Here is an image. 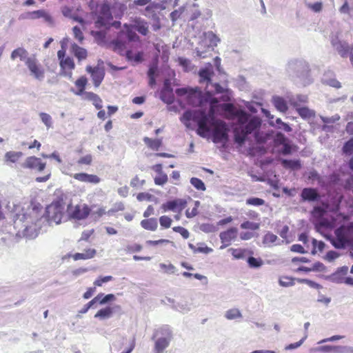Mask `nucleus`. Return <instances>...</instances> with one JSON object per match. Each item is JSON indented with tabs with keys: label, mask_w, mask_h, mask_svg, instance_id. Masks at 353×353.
Returning a JSON list of instances; mask_svg holds the SVG:
<instances>
[{
	"label": "nucleus",
	"mask_w": 353,
	"mask_h": 353,
	"mask_svg": "<svg viewBox=\"0 0 353 353\" xmlns=\"http://www.w3.org/2000/svg\"><path fill=\"white\" fill-rule=\"evenodd\" d=\"M126 58L128 61L135 63H140L142 61V52L134 53L132 50L126 51Z\"/></svg>",
	"instance_id": "nucleus-37"
},
{
	"label": "nucleus",
	"mask_w": 353,
	"mask_h": 353,
	"mask_svg": "<svg viewBox=\"0 0 353 353\" xmlns=\"http://www.w3.org/2000/svg\"><path fill=\"white\" fill-rule=\"evenodd\" d=\"M26 65L30 71V76L39 81L43 80L45 70L34 57H28L26 61Z\"/></svg>",
	"instance_id": "nucleus-11"
},
{
	"label": "nucleus",
	"mask_w": 353,
	"mask_h": 353,
	"mask_svg": "<svg viewBox=\"0 0 353 353\" xmlns=\"http://www.w3.org/2000/svg\"><path fill=\"white\" fill-rule=\"evenodd\" d=\"M30 17L31 19L43 18L45 20V21H46L48 23H52L53 22L52 17L48 12L43 10H39L30 12Z\"/></svg>",
	"instance_id": "nucleus-26"
},
{
	"label": "nucleus",
	"mask_w": 353,
	"mask_h": 353,
	"mask_svg": "<svg viewBox=\"0 0 353 353\" xmlns=\"http://www.w3.org/2000/svg\"><path fill=\"white\" fill-rule=\"evenodd\" d=\"M301 196L304 201H314L319 197V195L314 189L304 188L302 190Z\"/></svg>",
	"instance_id": "nucleus-25"
},
{
	"label": "nucleus",
	"mask_w": 353,
	"mask_h": 353,
	"mask_svg": "<svg viewBox=\"0 0 353 353\" xmlns=\"http://www.w3.org/2000/svg\"><path fill=\"white\" fill-rule=\"evenodd\" d=\"M260 224L258 223L245 221L241 224L242 229H249L252 230H256L259 228Z\"/></svg>",
	"instance_id": "nucleus-46"
},
{
	"label": "nucleus",
	"mask_w": 353,
	"mask_h": 353,
	"mask_svg": "<svg viewBox=\"0 0 353 353\" xmlns=\"http://www.w3.org/2000/svg\"><path fill=\"white\" fill-rule=\"evenodd\" d=\"M22 166L26 168L34 169L41 172L46 168V163H43L39 158L36 157H30L25 160Z\"/></svg>",
	"instance_id": "nucleus-17"
},
{
	"label": "nucleus",
	"mask_w": 353,
	"mask_h": 353,
	"mask_svg": "<svg viewBox=\"0 0 353 353\" xmlns=\"http://www.w3.org/2000/svg\"><path fill=\"white\" fill-rule=\"evenodd\" d=\"M313 250L312 253L314 254L316 253V249L317 248L319 251H322L324 249L325 243L322 241H318L315 239H312Z\"/></svg>",
	"instance_id": "nucleus-59"
},
{
	"label": "nucleus",
	"mask_w": 353,
	"mask_h": 353,
	"mask_svg": "<svg viewBox=\"0 0 353 353\" xmlns=\"http://www.w3.org/2000/svg\"><path fill=\"white\" fill-rule=\"evenodd\" d=\"M154 338L157 339L154 345L156 353H163L172 339V333L168 326L164 325L155 330L153 336Z\"/></svg>",
	"instance_id": "nucleus-8"
},
{
	"label": "nucleus",
	"mask_w": 353,
	"mask_h": 353,
	"mask_svg": "<svg viewBox=\"0 0 353 353\" xmlns=\"http://www.w3.org/2000/svg\"><path fill=\"white\" fill-rule=\"evenodd\" d=\"M86 71L91 74L95 87H99L105 76L103 68L99 66L92 68L88 65L86 67Z\"/></svg>",
	"instance_id": "nucleus-14"
},
{
	"label": "nucleus",
	"mask_w": 353,
	"mask_h": 353,
	"mask_svg": "<svg viewBox=\"0 0 353 353\" xmlns=\"http://www.w3.org/2000/svg\"><path fill=\"white\" fill-rule=\"evenodd\" d=\"M72 31H73L74 38L79 42L82 43V41L84 39V37H83V33H82L81 30H80V28H78L77 26H74L72 28Z\"/></svg>",
	"instance_id": "nucleus-60"
},
{
	"label": "nucleus",
	"mask_w": 353,
	"mask_h": 353,
	"mask_svg": "<svg viewBox=\"0 0 353 353\" xmlns=\"http://www.w3.org/2000/svg\"><path fill=\"white\" fill-rule=\"evenodd\" d=\"M345 279V278H344L343 276H341V274H339V273H336V272H334V274H332L330 276V279L332 282H334V283H344V279Z\"/></svg>",
	"instance_id": "nucleus-62"
},
{
	"label": "nucleus",
	"mask_w": 353,
	"mask_h": 353,
	"mask_svg": "<svg viewBox=\"0 0 353 353\" xmlns=\"http://www.w3.org/2000/svg\"><path fill=\"white\" fill-rule=\"evenodd\" d=\"M92 161V157L91 154H87L81 157L77 163L78 164L90 165Z\"/></svg>",
	"instance_id": "nucleus-64"
},
{
	"label": "nucleus",
	"mask_w": 353,
	"mask_h": 353,
	"mask_svg": "<svg viewBox=\"0 0 353 353\" xmlns=\"http://www.w3.org/2000/svg\"><path fill=\"white\" fill-rule=\"evenodd\" d=\"M274 141L276 145H283L288 142V139L281 132H278L274 137Z\"/></svg>",
	"instance_id": "nucleus-57"
},
{
	"label": "nucleus",
	"mask_w": 353,
	"mask_h": 353,
	"mask_svg": "<svg viewBox=\"0 0 353 353\" xmlns=\"http://www.w3.org/2000/svg\"><path fill=\"white\" fill-rule=\"evenodd\" d=\"M134 29L145 36L149 32L148 22L144 20L137 19L133 26L125 24L123 29L118 34L117 39L111 43L115 52L122 53L128 48L130 42H137L140 44L139 37L134 31Z\"/></svg>",
	"instance_id": "nucleus-4"
},
{
	"label": "nucleus",
	"mask_w": 353,
	"mask_h": 353,
	"mask_svg": "<svg viewBox=\"0 0 353 353\" xmlns=\"http://www.w3.org/2000/svg\"><path fill=\"white\" fill-rule=\"evenodd\" d=\"M60 67L64 71L65 75L72 76V70L74 69L75 64L72 58L66 57L60 61Z\"/></svg>",
	"instance_id": "nucleus-19"
},
{
	"label": "nucleus",
	"mask_w": 353,
	"mask_h": 353,
	"mask_svg": "<svg viewBox=\"0 0 353 353\" xmlns=\"http://www.w3.org/2000/svg\"><path fill=\"white\" fill-rule=\"evenodd\" d=\"M333 345H323L317 347L311 348L310 350V352H332Z\"/></svg>",
	"instance_id": "nucleus-51"
},
{
	"label": "nucleus",
	"mask_w": 353,
	"mask_h": 353,
	"mask_svg": "<svg viewBox=\"0 0 353 353\" xmlns=\"http://www.w3.org/2000/svg\"><path fill=\"white\" fill-rule=\"evenodd\" d=\"M224 316L228 320H236L241 319L243 315L238 308L234 307L226 310Z\"/></svg>",
	"instance_id": "nucleus-30"
},
{
	"label": "nucleus",
	"mask_w": 353,
	"mask_h": 353,
	"mask_svg": "<svg viewBox=\"0 0 353 353\" xmlns=\"http://www.w3.org/2000/svg\"><path fill=\"white\" fill-rule=\"evenodd\" d=\"M330 42L333 48L342 58L349 57L350 64L353 67V43L350 46L346 41L340 40L336 34L331 35Z\"/></svg>",
	"instance_id": "nucleus-9"
},
{
	"label": "nucleus",
	"mask_w": 353,
	"mask_h": 353,
	"mask_svg": "<svg viewBox=\"0 0 353 353\" xmlns=\"http://www.w3.org/2000/svg\"><path fill=\"white\" fill-rule=\"evenodd\" d=\"M282 165L286 168H291L293 170H298L301 168L300 161L298 160H282Z\"/></svg>",
	"instance_id": "nucleus-41"
},
{
	"label": "nucleus",
	"mask_w": 353,
	"mask_h": 353,
	"mask_svg": "<svg viewBox=\"0 0 353 353\" xmlns=\"http://www.w3.org/2000/svg\"><path fill=\"white\" fill-rule=\"evenodd\" d=\"M143 141L149 148L154 150H158L162 144V140L160 139H152L145 137Z\"/></svg>",
	"instance_id": "nucleus-36"
},
{
	"label": "nucleus",
	"mask_w": 353,
	"mask_h": 353,
	"mask_svg": "<svg viewBox=\"0 0 353 353\" xmlns=\"http://www.w3.org/2000/svg\"><path fill=\"white\" fill-rule=\"evenodd\" d=\"M246 203L248 205L258 206L263 205L265 203V201L262 199L252 197L247 199Z\"/></svg>",
	"instance_id": "nucleus-58"
},
{
	"label": "nucleus",
	"mask_w": 353,
	"mask_h": 353,
	"mask_svg": "<svg viewBox=\"0 0 353 353\" xmlns=\"http://www.w3.org/2000/svg\"><path fill=\"white\" fill-rule=\"evenodd\" d=\"M172 219L168 216H161L159 218V223L162 228H169L172 224Z\"/></svg>",
	"instance_id": "nucleus-54"
},
{
	"label": "nucleus",
	"mask_w": 353,
	"mask_h": 353,
	"mask_svg": "<svg viewBox=\"0 0 353 353\" xmlns=\"http://www.w3.org/2000/svg\"><path fill=\"white\" fill-rule=\"evenodd\" d=\"M186 203V201L178 199L162 204L161 208L164 212L172 210L174 212L179 211L180 212L183 208H185Z\"/></svg>",
	"instance_id": "nucleus-16"
},
{
	"label": "nucleus",
	"mask_w": 353,
	"mask_h": 353,
	"mask_svg": "<svg viewBox=\"0 0 353 353\" xmlns=\"http://www.w3.org/2000/svg\"><path fill=\"white\" fill-rule=\"evenodd\" d=\"M112 18L110 7L108 4H103L100 8V14L96 21V26L99 28L101 26H106L110 19Z\"/></svg>",
	"instance_id": "nucleus-15"
},
{
	"label": "nucleus",
	"mask_w": 353,
	"mask_h": 353,
	"mask_svg": "<svg viewBox=\"0 0 353 353\" xmlns=\"http://www.w3.org/2000/svg\"><path fill=\"white\" fill-rule=\"evenodd\" d=\"M174 308L182 313H186L190 310V306L186 302L177 303Z\"/></svg>",
	"instance_id": "nucleus-47"
},
{
	"label": "nucleus",
	"mask_w": 353,
	"mask_h": 353,
	"mask_svg": "<svg viewBox=\"0 0 353 353\" xmlns=\"http://www.w3.org/2000/svg\"><path fill=\"white\" fill-rule=\"evenodd\" d=\"M172 230L174 232L179 233L184 239H188L190 236V233L188 231V230H186L185 228H184L183 227H181V226L174 227L172 228Z\"/></svg>",
	"instance_id": "nucleus-61"
},
{
	"label": "nucleus",
	"mask_w": 353,
	"mask_h": 353,
	"mask_svg": "<svg viewBox=\"0 0 353 353\" xmlns=\"http://www.w3.org/2000/svg\"><path fill=\"white\" fill-rule=\"evenodd\" d=\"M190 183L198 190L205 191L206 189L204 183L198 178H191Z\"/></svg>",
	"instance_id": "nucleus-42"
},
{
	"label": "nucleus",
	"mask_w": 353,
	"mask_h": 353,
	"mask_svg": "<svg viewBox=\"0 0 353 353\" xmlns=\"http://www.w3.org/2000/svg\"><path fill=\"white\" fill-rule=\"evenodd\" d=\"M232 105L223 103L217 105L216 101L210 102V109L208 112L203 110L185 111L180 118L187 128H192V122L197 123V133L202 137H208L211 134L214 143L227 141V126L223 121L216 119L214 114L221 110H230Z\"/></svg>",
	"instance_id": "nucleus-1"
},
{
	"label": "nucleus",
	"mask_w": 353,
	"mask_h": 353,
	"mask_svg": "<svg viewBox=\"0 0 353 353\" xmlns=\"http://www.w3.org/2000/svg\"><path fill=\"white\" fill-rule=\"evenodd\" d=\"M200 229L205 233H212L218 230L217 227L211 223H203L201 225Z\"/></svg>",
	"instance_id": "nucleus-43"
},
{
	"label": "nucleus",
	"mask_w": 353,
	"mask_h": 353,
	"mask_svg": "<svg viewBox=\"0 0 353 353\" xmlns=\"http://www.w3.org/2000/svg\"><path fill=\"white\" fill-rule=\"evenodd\" d=\"M286 71L292 77H298L304 84L310 83V70L308 63L303 60H291L286 66Z\"/></svg>",
	"instance_id": "nucleus-7"
},
{
	"label": "nucleus",
	"mask_w": 353,
	"mask_h": 353,
	"mask_svg": "<svg viewBox=\"0 0 353 353\" xmlns=\"http://www.w3.org/2000/svg\"><path fill=\"white\" fill-rule=\"evenodd\" d=\"M307 334H304L303 337L299 341L289 344L288 345L285 347V350H294V349L299 347L303 343V342L307 339Z\"/></svg>",
	"instance_id": "nucleus-50"
},
{
	"label": "nucleus",
	"mask_w": 353,
	"mask_h": 353,
	"mask_svg": "<svg viewBox=\"0 0 353 353\" xmlns=\"http://www.w3.org/2000/svg\"><path fill=\"white\" fill-rule=\"evenodd\" d=\"M344 154L351 155L353 154V138L347 141L343 147Z\"/></svg>",
	"instance_id": "nucleus-45"
},
{
	"label": "nucleus",
	"mask_w": 353,
	"mask_h": 353,
	"mask_svg": "<svg viewBox=\"0 0 353 353\" xmlns=\"http://www.w3.org/2000/svg\"><path fill=\"white\" fill-rule=\"evenodd\" d=\"M228 252H230L232 255L236 259H243L245 256V250L241 248H230L228 250Z\"/></svg>",
	"instance_id": "nucleus-44"
},
{
	"label": "nucleus",
	"mask_w": 353,
	"mask_h": 353,
	"mask_svg": "<svg viewBox=\"0 0 353 353\" xmlns=\"http://www.w3.org/2000/svg\"><path fill=\"white\" fill-rule=\"evenodd\" d=\"M168 180V176L165 173H161L154 178V183L158 185H163L167 183Z\"/></svg>",
	"instance_id": "nucleus-55"
},
{
	"label": "nucleus",
	"mask_w": 353,
	"mask_h": 353,
	"mask_svg": "<svg viewBox=\"0 0 353 353\" xmlns=\"http://www.w3.org/2000/svg\"><path fill=\"white\" fill-rule=\"evenodd\" d=\"M160 268L167 274H174L175 272V267L171 263H160Z\"/></svg>",
	"instance_id": "nucleus-52"
},
{
	"label": "nucleus",
	"mask_w": 353,
	"mask_h": 353,
	"mask_svg": "<svg viewBox=\"0 0 353 353\" xmlns=\"http://www.w3.org/2000/svg\"><path fill=\"white\" fill-rule=\"evenodd\" d=\"M200 205V202L199 201H194V207L193 209L190 211L189 210H187L185 212V215L188 218H192L197 215L198 214V208Z\"/></svg>",
	"instance_id": "nucleus-53"
},
{
	"label": "nucleus",
	"mask_w": 353,
	"mask_h": 353,
	"mask_svg": "<svg viewBox=\"0 0 353 353\" xmlns=\"http://www.w3.org/2000/svg\"><path fill=\"white\" fill-rule=\"evenodd\" d=\"M237 121V125L234 128V140L240 145H243L247 140L248 136L252 132L254 133V137L258 143L266 142L268 136L263 133L256 132V130L260 127L261 121L257 117H254L247 114L245 112L238 111L235 115Z\"/></svg>",
	"instance_id": "nucleus-3"
},
{
	"label": "nucleus",
	"mask_w": 353,
	"mask_h": 353,
	"mask_svg": "<svg viewBox=\"0 0 353 353\" xmlns=\"http://www.w3.org/2000/svg\"><path fill=\"white\" fill-rule=\"evenodd\" d=\"M96 254L97 250L95 249L88 248L84 252L74 254L72 255V258L74 261L86 260L94 258Z\"/></svg>",
	"instance_id": "nucleus-24"
},
{
	"label": "nucleus",
	"mask_w": 353,
	"mask_h": 353,
	"mask_svg": "<svg viewBox=\"0 0 353 353\" xmlns=\"http://www.w3.org/2000/svg\"><path fill=\"white\" fill-rule=\"evenodd\" d=\"M39 117L47 128H49L52 126V117L50 114L45 112H41L39 114Z\"/></svg>",
	"instance_id": "nucleus-48"
},
{
	"label": "nucleus",
	"mask_w": 353,
	"mask_h": 353,
	"mask_svg": "<svg viewBox=\"0 0 353 353\" xmlns=\"http://www.w3.org/2000/svg\"><path fill=\"white\" fill-rule=\"evenodd\" d=\"M279 240L276 235L270 232H268L263 238V244L268 247L273 246L274 245L279 244L276 243Z\"/></svg>",
	"instance_id": "nucleus-29"
},
{
	"label": "nucleus",
	"mask_w": 353,
	"mask_h": 353,
	"mask_svg": "<svg viewBox=\"0 0 353 353\" xmlns=\"http://www.w3.org/2000/svg\"><path fill=\"white\" fill-rule=\"evenodd\" d=\"M238 230L236 228H231L226 231L221 232L219 237L222 245L220 249H224L228 247L232 241L236 238Z\"/></svg>",
	"instance_id": "nucleus-13"
},
{
	"label": "nucleus",
	"mask_w": 353,
	"mask_h": 353,
	"mask_svg": "<svg viewBox=\"0 0 353 353\" xmlns=\"http://www.w3.org/2000/svg\"><path fill=\"white\" fill-rule=\"evenodd\" d=\"M90 212V210L86 204H79L69 208V214L74 219H84L87 218Z\"/></svg>",
	"instance_id": "nucleus-12"
},
{
	"label": "nucleus",
	"mask_w": 353,
	"mask_h": 353,
	"mask_svg": "<svg viewBox=\"0 0 353 353\" xmlns=\"http://www.w3.org/2000/svg\"><path fill=\"white\" fill-rule=\"evenodd\" d=\"M113 314V309L110 307H106L99 310L94 315V318L100 320H105L110 318Z\"/></svg>",
	"instance_id": "nucleus-31"
},
{
	"label": "nucleus",
	"mask_w": 353,
	"mask_h": 353,
	"mask_svg": "<svg viewBox=\"0 0 353 353\" xmlns=\"http://www.w3.org/2000/svg\"><path fill=\"white\" fill-rule=\"evenodd\" d=\"M159 8H161V5L159 3L150 1L145 7L143 12V14L147 17H152L154 19L157 18V14H155V10Z\"/></svg>",
	"instance_id": "nucleus-22"
},
{
	"label": "nucleus",
	"mask_w": 353,
	"mask_h": 353,
	"mask_svg": "<svg viewBox=\"0 0 353 353\" xmlns=\"http://www.w3.org/2000/svg\"><path fill=\"white\" fill-rule=\"evenodd\" d=\"M148 76L149 78V85L152 88L156 85L155 78L158 76V68L157 65L150 66L148 72Z\"/></svg>",
	"instance_id": "nucleus-34"
},
{
	"label": "nucleus",
	"mask_w": 353,
	"mask_h": 353,
	"mask_svg": "<svg viewBox=\"0 0 353 353\" xmlns=\"http://www.w3.org/2000/svg\"><path fill=\"white\" fill-rule=\"evenodd\" d=\"M289 102L294 107L299 108L302 103L307 102L308 98L307 95L304 94H296L291 95L288 97Z\"/></svg>",
	"instance_id": "nucleus-23"
},
{
	"label": "nucleus",
	"mask_w": 353,
	"mask_h": 353,
	"mask_svg": "<svg viewBox=\"0 0 353 353\" xmlns=\"http://www.w3.org/2000/svg\"><path fill=\"white\" fill-rule=\"evenodd\" d=\"M62 13L65 17L72 19L75 21H78L80 23H83L82 18H80L72 13V10L68 7H64L62 9Z\"/></svg>",
	"instance_id": "nucleus-40"
},
{
	"label": "nucleus",
	"mask_w": 353,
	"mask_h": 353,
	"mask_svg": "<svg viewBox=\"0 0 353 353\" xmlns=\"http://www.w3.org/2000/svg\"><path fill=\"white\" fill-rule=\"evenodd\" d=\"M23 154L21 152L10 151L5 154L6 161H10L11 163L17 162L21 157Z\"/></svg>",
	"instance_id": "nucleus-38"
},
{
	"label": "nucleus",
	"mask_w": 353,
	"mask_h": 353,
	"mask_svg": "<svg viewBox=\"0 0 353 353\" xmlns=\"http://www.w3.org/2000/svg\"><path fill=\"white\" fill-rule=\"evenodd\" d=\"M161 99L168 104L172 103L174 101L172 90L163 89L161 92Z\"/></svg>",
	"instance_id": "nucleus-39"
},
{
	"label": "nucleus",
	"mask_w": 353,
	"mask_h": 353,
	"mask_svg": "<svg viewBox=\"0 0 353 353\" xmlns=\"http://www.w3.org/2000/svg\"><path fill=\"white\" fill-rule=\"evenodd\" d=\"M41 219L37 211L32 209L28 213L24 214L21 218L15 221V224L18 225L19 222L23 223V236L28 238H34L37 236L41 228Z\"/></svg>",
	"instance_id": "nucleus-6"
},
{
	"label": "nucleus",
	"mask_w": 353,
	"mask_h": 353,
	"mask_svg": "<svg viewBox=\"0 0 353 353\" xmlns=\"http://www.w3.org/2000/svg\"><path fill=\"white\" fill-rule=\"evenodd\" d=\"M65 206L63 201L52 202L46 208L48 221L51 223L59 224L65 213Z\"/></svg>",
	"instance_id": "nucleus-10"
},
{
	"label": "nucleus",
	"mask_w": 353,
	"mask_h": 353,
	"mask_svg": "<svg viewBox=\"0 0 353 353\" xmlns=\"http://www.w3.org/2000/svg\"><path fill=\"white\" fill-rule=\"evenodd\" d=\"M213 74L212 69L205 68L199 71L200 83H205V96H203L201 90L198 88H179L176 90V93L179 97H183L187 101V103L194 106L203 107L206 105H209L210 109V102L212 101H218L215 98H212V95L215 94L223 93L225 88L218 83H213L211 81V76Z\"/></svg>",
	"instance_id": "nucleus-2"
},
{
	"label": "nucleus",
	"mask_w": 353,
	"mask_h": 353,
	"mask_svg": "<svg viewBox=\"0 0 353 353\" xmlns=\"http://www.w3.org/2000/svg\"><path fill=\"white\" fill-rule=\"evenodd\" d=\"M141 225L145 230L155 231L158 227V222L157 219L150 218L142 220L141 221Z\"/></svg>",
	"instance_id": "nucleus-28"
},
{
	"label": "nucleus",
	"mask_w": 353,
	"mask_h": 353,
	"mask_svg": "<svg viewBox=\"0 0 353 353\" xmlns=\"http://www.w3.org/2000/svg\"><path fill=\"white\" fill-rule=\"evenodd\" d=\"M197 247V252L204 253V254H209L211 253L213 250L211 248L208 247L205 243H201L198 244Z\"/></svg>",
	"instance_id": "nucleus-63"
},
{
	"label": "nucleus",
	"mask_w": 353,
	"mask_h": 353,
	"mask_svg": "<svg viewBox=\"0 0 353 353\" xmlns=\"http://www.w3.org/2000/svg\"><path fill=\"white\" fill-rule=\"evenodd\" d=\"M73 178L81 182L92 184H97L101 181V179L97 175L89 174L84 172L74 174Z\"/></svg>",
	"instance_id": "nucleus-18"
},
{
	"label": "nucleus",
	"mask_w": 353,
	"mask_h": 353,
	"mask_svg": "<svg viewBox=\"0 0 353 353\" xmlns=\"http://www.w3.org/2000/svg\"><path fill=\"white\" fill-rule=\"evenodd\" d=\"M87 82H88L87 79L85 77H80L75 81V85L78 88V90L74 91V90H72V91L76 95H81V94H83V92H84V89L85 88Z\"/></svg>",
	"instance_id": "nucleus-35"
},
{
	"label": "nucleus",
	"mask_w": 353,
	"mask_h": 353,
	"mask_svg": "<svg viewBox=\"0 0 353 353\" xmlns=\"http://www.w3.org/2000/svg\"><path fill=\"white\" fill-rule=\"evenodd\" d=\"M272 103L275 108L281 112H285L288 110V105L286 101L281 97L274 96L272 97Z\"/></svg>",
	"instance_id": "nucleus-27"
},
{
	"label": "nucleus",
	"mask_w": 353,
	"mask_h": 353,
	"mask_svg": "<svg viewBox=\"0 0 353 353\" xmlns=\"http://www.w3.org/2000/svg\"><path fill=\"white\" fill-rule=\"evenodd\" d=\"M10 58L12 60L19 58L21 61L26 62V59L28 58V52L23 48H18L12 52Z\"/></svg>",
	"instance_id": "nucleus-32"
},
{
	"label": "nucleus",
	"mask_w": 353,
	"mask_h": 353,
	"mask_svg": "<svg viewBox=\"0 0 353 353\" xmlns=\"http://www.w3.org/2000/svg\"><path fill=\"white\" fill-rule=\"evenodd\" d=\"M203 42L208 44V48L216 46L220 42V39L212 31H208L203 34Z\"/></svg>",
	"instance_id": "nucleus-20"
},
{
	"label": "nucleus",
	"mask_w": 353,
	"mask_h": 353,
	"mask_svg": "<svg viewBox=\"0 0 353 353\" xmlns=\"http://www.w3.org/2000/svg\"><path fill=\"white\" fill-rule=\"evenodd\" d=\"M71 52L77 58L79 61L85 60L88 57L87 50L74 43L71 44Z\"/></svg>",
	"instance_id": "nucleus-21"
},
{
	"label": "nucleus",
	"mask_w": 353,
	"mask_h": 353,
	"mask_svg": "<svg viewBox=\"0 0 353 353\" xmlns=\"http://www.w3.org/2000/svg\"><path fill=\"white\" fill-rule=\"evenodd\" d=\"M325 236L336 249H343L353 245V222L336 229L334 236L325 235Z\"/></svg>",
	"instance_id": "nucleus-5"
},
{
	"label": "nucleus",
	"mask_w": 353,
	"mask_h": 353,
	"mask_svg": "<svg viewBox=\"0 0 353 353\" xmlns=\"http://www.w3.org/2000/svg\"><path fill=\"white\" fill-rule=\"evenodd\" d=\"M279 283L282 287H290L294 285L292 279L288 276L281 277L279 280Z\"/></svg>",
	"instance_id": "nucleus-49"
},
{
	"label": "nucleus",
	"mask_w": 353,
	"mask_h": 353,
	"mask_svg": "<svg viewBox=\"0 0 353 353\" xmlns=\"http://www.w3.org/2000/svg\"><path fill=\"white\" fill-rule=\"evenodd\" d=\"M248 263L251 268H259L263 265V261L261 259H256L252 256L248 258Z\"/></svg>",
	"instance_id": "nucleus-56"
},
{
	"label": "nucleus",
	"mask_w": 353,
	"mask_h": 353,
	"mask_svg": "<svg viewBox=\"0 0 353 353\" xmlns=\"http://www.w3.org/2000/svg\"><path fill=\"white\" fill-rule=\"evenodd\" d=\"M296 110L299 114L300 115V117H301L304 119H310L312 117H314L315 115V112L313 110H311L305 106L296 108Z\"/></svg>",
	"instance_id": "nucleus-33"
}]
</instances>
